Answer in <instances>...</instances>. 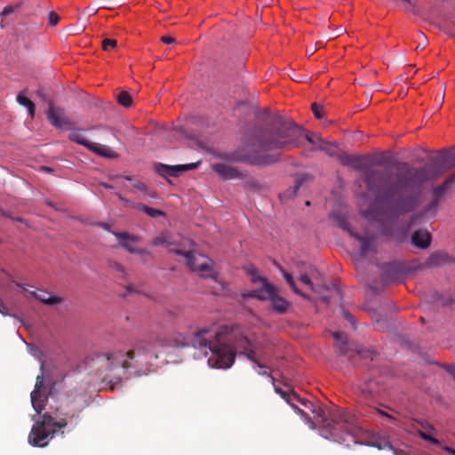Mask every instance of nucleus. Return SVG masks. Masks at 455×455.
<instances>
[{
    "instance_id": "obj_1",
    "label": "nucleus",
    "mask_w": 455,
    "mask_h": 455,
    "mask_svg": "<svg viewBox=\"0 0 455 455\" xmlns=\"http://www.w3.org/2000/svg\"><path fill=\"white\" fill-rule=\"evenodd\" d=\"M372 164L371 155H354L350 167L363 172L362 180L375 195L374 202L362 211L363 216L371 221H383L414 211L421 203L422 185L454 166L455 157L442 151L421 168L400 163L395 172L374 169Z\"/></svg>"
},
{
    "instance_id": "obj_2",
    "label": "nucleus",
    "mask_w": 455,
    "mask_h": 455,
    "mask_svg": "<svg viewBox=\"0 0 455 455\" xmlns=\"http://www.w3.org/2000/svg\"><path fill=\"white\" fill-rule=\"evenodd\" d=\"M303 130L292 121L276 117L265 127L257 128L245 142L234 151L229 159L250 165L264 166L275 163L278 155L271 150H285L297 147Z\"/></svg>"
},
{
    "instance_id": "obj_3",
    "label": "nucleus",
    "mask_w": 455,
    "mask_h": 455,
    "mask_svg": "<svg viewBox=\"0 0 455 455\" xmlns=\"http://www.w3.org/2000/svg\"><path fill=\"white\" fill-rule=\"evenodd\" d=\"M259 375L271 379L275 393L279 394L294 411L303 416H307L303 410L299 408L296 403H301L315 415V419L320 424L321 435L326 439L344 443L349 446L351 443H356V438L361 432L356 417L341 408H333L327 412L320 406L313 404L310 401L301 398L295 391H283L275 386V378L266 371H259ZM309 420V418L307 417Z\"/></svg>"
},
{
    "instance_id": "obj_4",
    "label": "nucleus",
    "mask_w": 455,
    "mask_h": 455,
    "mask_svg": "<svg viewBox=\"0 0 455 455\" xmlns=\"http://www.w3.org/2000/svg\"><path fill=\"white\" fill-rule=\"evenodd\" d=\"M221 340L219 333L210 328H202L190 336V346L203 350L204 356H208L210 367L217 369L230 368L235 362V354L226 347H220Z\"/></svg>"
},
{
    "instance_id": "obj_5",
    "label": "nucleus",
    "mask_w": 455,
    "mask_h": 455,
    "mask_svg": "<svg viewBox=\"0 0 455 455\" xmlns=\"http://www.w3.org/2000/svg\"><path fill=\"white\" fill-rule=\"evenodd\" d=\"M160 341H167L166 337L156 335L148 339L139 341L135 348L129 350L125 355L122 351L106 352L98 355V359L100 362H105L109 370L118 366L127 370L132 367L130 361L134 359L135 354L139 355L152 354L154 358L157 359L160 350L168 348L164 344L162 345Z\"/></svg>"
},
{
    "instance_id": "obj_6",
    "label": "nucleus",
    "mask_w": 455,
    "mask_h": 455,
    "mask_svg": "<svg viewBox=\"0 0 455 455\" xmlns=\"http://www.w3.org/2000/svg\"><path fill=\"white\" fill-rule=\"evenodd\" d=\"M68 426L67 418L56 420L49 412L42 415L41 419L36 420L28 435V443L35 447H45L48 445L57 432L64 434L62 429Z\"/></svg>"
},
{
    "instance_id": "obj_7",
    "label": "nucleus",
    "mask_w": 455,
    "mask_h": 455,
    "mask_svg": "<svg viewBox=\"0 0 455 455\" xmlns=\"http://www.w3.org/2000/svg\"><path fill=\"white\" fill-rule=\"evenodd\" d=\"M177 255L185 257L188 267L204 278L217 279L218 273L213 269V261L207 256L198 253L196 251H185L182 250H172Z\"/></svg>"
},
{
    "instance_id": "obj_8",
    "label": "nucleus",
    "mask_w": 455,
    "mask_h": 455,
    "mask_svg": "<svg viewBox=\"0 0 455 455\" xmlns=\"http://www.w3.org/2000/svg\"><path fill=\"white\" fill-rule=\"evenodd\" d=\"M228 341L229 343L221 342L220 347H228L235 355L237 353L239 355H244L251 362L255 363L260 369L267 368V366L258 359L254 345L246 336L243 334L235 335Z\"/></svg>"
},
{
    "instance_id": "obj_9",
    "label": "nucleus",
    "mask_w": 455,
    "mask_h": 455,
    "mask_svg": "<svg viewBox=\"0 0 455 455\" xmlns=\"http://www.w3.org/2000/svg\"><path fill=\"white\" fill-rule=\"evenodd\" d=\"M332 337L336 340V348L341 356H347L353 361L355 356L372 359L375 353L371 349L359 348L354 343L349 342L347 336L342 332H333Z\"/></svg>"
},
{
    "instance_id": "obj_10",
    "label": "nucleus",
    "mask_w": 455,
    "mask_h": 455,
    "mask_svg": "<svg viewBox=\"0 0 455 455\" xmlns=\"http://www.w3.org/2000/svg\"><path fill=\"white\" fill-rule=\"evenodd\" d=\"M341 228L347 230L352 237L360 243V255L366 258L370 253H375L377 251V239L374 235L371 234H358L351 230L347 224L343 222L340 224Z\"/></svg>"
},
{
    "instance_id": "obj_11",
    "label": "nucleus",
    "mask_w": 455,
    "mask_h": 455,
    "mask_svg": "<svg viewBox=\"0 0 455 455\" xmlns=\"http://www.w3.org/2000/svg\"><path fill=\"white\" fill-rule=\"evenodd\" d=\"M45 114L49 123L55 128L74 129V122L65 116L63 108H56L52 100L48 101Z\"/></svg>"
},
{
    "instance_id": "obj_12",
    "label": "nucleus",
    "mask_w": 455,
    "mask_h": 455,
    "mask_svg": "<svg viewBox=\"0 0 455 455\" xmlns=\"http://www.w3.org/2000/svg\"><path fill=\"white\" fill-rule=\"evenodd\" d=\"M118 240V246L122 249L127 251L130 253L134 254H148L150 255V252L146 249H138L133 246V243H136L140 241V237L135 235H132L128 232H111Z\"/></svg>"
},
{
    "instance_id": "obj_13",
    "label": "nucleus",
    "mask_w": 455,
    "mask_h": 455,
    "mask_svg": "<svg viewBox=\"0 0 455 455\" xmlns=\"http://www.w3.org/2000/svg\"><path fill=\"white\" fill-rule=\"evenodd\" d=\"M44 387V378L43 373L36 377V382L35 385V388L30 395L31 403L35 411L37 414H40L42 411L44 409L46 402L48 400L47 396L42 394L41 389Z\"/></svg>"
},
{
    "instance_id": "obj_14",
    "label": "nucleus",
    "mask_w": 455,
    "mask_h": 455,
    "mask_svg": "<svg viewBox=\"0 0 455 455\" xmlns=\"http://www.w3.org/2000/svg\"><path fill=\"white\" fill-rule=\"evenodd\" d=\"M262 282V286L259 289L253 290L250 291L247 294H244L243 297H251V298H256L259 300H270L275 292L276 291L277 288L267 281L265 278H259Z\"/></svg>"
},
{
    "instance_id": "obj_15",
    "label": "nucleus",
    "mask_w": 455,
    "mask_h": 455,
    "mask_svg": "<svg viewBox=\"0 0 455 455\" xmlns=\"http://www.w3.org/2000/svg\"><path fill=\"white\" fill-rule=\"evenodd\" d=\"M212 170L224 180H243L247 176V173L240 172L237 168L226 164H214Z\"/></svg>"
},
{
    "instance_id": "obj_16",
    "label": "nucleus",
    "mask_w": 455,
    "mask_h": 455,
    "mask_svg": "<svg viewBox=\"0 0 455 455\" xmlns=\"http://www.w3.org/2000/svg\"><path fill=\"white\" fill-rule=\"evenodd\" d=\"M197 166L198 163L179 165H167L159 164L156 166V170L162 176L177 177L181 172L194 170Z\"/></svg>"
},
{
    "instance_id": "obj_17",
    "label": "nucleus",
    "mask_w": 455,
    "mask_h": 455,
    "mask_svg": "<svg viewBox=\"0 0 455 455\" xmlns=\"http://www.w3.org/2000/svg\"><path fill=\"white\" fill-rule=\"evenodd\" d=\"M403 273L398 265L387 263L381 267V280L384 283H397L402 280Z\"/></svg>"
},
{
    "instance_id": "obj_18",
    "label": "nucleus",
    "mask_w": 455,
    "mask_h": 455,
    "mask_svg": "<svg viewBox=\"0 0 455 455\" xmlns=\"http://www.w3.org/2000/svg\"><path fill=\"white\" fill-rule=\"evenodd\" d=\"M167 341H160V343L167 346L168 348H185L190 346V336L178 332L170 337H166Z\"/></svg>"
},
{
    "instance_id": "obj_19",
    "label": "nucleus",
    "mask_w": 455,
    "mask_h": 455,
    "mask_svg": "<svg viewBox=\"0 0 455 455\" xmlns=\"http://www.w3.org/2000/svg\"><path fill=\"white\" fill-rule=\"evenodd\" d=\"M411 242L415 246L420 249H426L430 245L431 235L427 230H416L411 235Z\"/></svg>"
},
{
    "instance_id": "obj_20",
    "label": "nucleus",
    "mask_w": 455,
    "mask_h": 455,
    "mask_svg": "<svg viewBox=\"0 0 455 455\" xmlns=\"http://www.w3.org/2000/svg\"><path fill=\"white\" fill-rule=\"evenodd\" d=\"M453 257L445 251H436L432 253L427 259V264L429 267H440L445 264L452 263Z\"/></svg>"
},
{
    "instance_id": "obj_21",
    "label": "nucleus",
    "mask_w": 455,
    "mask_h": 455,
    "mask_svg": "<svg viewBox=\"0 0 455 455\" xmlns=\"http://www.w3.org/2000/svg\"><path fill=\"white\" fill-rule=\"evenodd\" d=\"M88 150L108 159H116L118 157V154L113 151L110 148L95 142H92V144L89 145Z\"/></svg>"
},
{
    "instance_id": "obj_22",
    "label": "nucleus",
    "mask_w": 455,
    "mask_h": 455,
    "mask_svg": "<svg viewBox=\"0 0 455 455\" xmlns=\"http://www.w3.org/2000/svg\"><path fill=\"white\" fill-rule=\"evenodd\" d=\"M30 294L35 299L41 301L42 303H44L45 305H50V306L60 304L63 300L61 297L55 296V295H51V296L47 297L46 295L48 294V292L45 291H30Z\"/></svg>"
},
{
    "instance_id": "obj_23",
    "label": "nucleus",
    "mask_w": 455,
    "mask_h": 455,
    "mask_svg": "<svg viewBox=\"0 0 455 455\" xmlns=\"http://www.w3.org/2000/svg\"><path fill=\"white\" fill-rule=\"evenodd\" d=\"M358 388L361 394L366 398L374 397L379 393V387L374 379L365 381L364 383L361 384Z\"/></svg>"
},
{
    "instance_id": "obj_24",
    "label": "nucleus",
    "mask_w": 455,
    "mask_h": 455,
    "mask_svg": "<svg viewBox=\"0 0 455 455\" xmlns=\"http://www.w3.org/2000/svg\"><path fill=\"white\" fill-rule=\"evenodd\" d=\"M270 301L273 310L279 314L286 313L290 307V303L284 298L279 296L278 289L275 292Z\"/></svg>"
},
{
    "instance_id": "obj_25",
    "label": "nucleus",
    "mask_w": 455,
    "mask_h": 455,
    "mask_svg": "<svg viewBox=\"0 0 455 455\" xmlns=\"http://www.w3.org/2000/svg\"><path fill=\"white\" fill-rule=\"evenodd\" d=\"M24 92L19 93L17 95V98H16V100L17 102L27 108H28V115L30 116L31 118H34L35 117V114H36V105L34 104V102L32 100H30L29 99H28L24 94H23Z\"/></svg>"
},
{
    "instance_id": "obj_26",
    "label": "nucleus",
    "mask_w": 455,
    "mask_h": 455,
    "mask_svg": "<svg viewBox=\"0 0 455 455\" xmlns=\"http://www.w3.org/2000/svg\"><path fill=\"white\" fill-rule=\"evenodd\" d=\"M83 130L77 129L74 130L69 135L68 139L78 145H82L89 149V145L92 144V141L86 140V138L82 134Z\"/></svg>"
},
{
    "instance_id": "obj_27",
    "label": "nucleus",
    "mask_w": 455,
    "mask_h": 455,
    "mask_svg": "<svg viewBox=\"0 0 455 455\" xmlns=\"http://www.w3.org/2000/svg\"><path fill=\"white\" fill-rule=\"evenodd\" d=\"M134 209L144 212L148 216L151 218H160L165 215L163 211L152 208L140 203L134 205Z\"/></svg>"
},
{
    "instance_id": "obj_28",
    "label": "nucleus",
    "mask_w": 455,
    "mask_h": 455,
    "mask_svg": "<svg viewBox=\"0 0 455 455\" xmlns=\"http://www.w3.org/2000/svg\"><path fill=\"white\" fill-rule=\"evenodd\" d=\"M283 278L285 279L286 283L289 284V286L291 288V290L298 295L307 298V296L296 286L295 282L293 280L292 275L283 270L281 267H278Z\"/></svg>"
},
{
    "instance_id": "obj_29",
    "label": "nucleus",
    "mask_w": 455,
    "mask_h": 455,
    "mask_svg": "<svg viewBox=\"0 0 455 455\" xmlns=\"http://www.w3.org/2000/svg\"><path fill=\"white\" fill-rule=\"evenodd\" d=\"M305 139L314 147L315 150H319L321 146L325 142L322 137L315 133L305 134Z\"/></svg>"
},
{
    "instance_id": "obj_30",
    "label": "nucleus",
    "mask_w": 455,
    "mask_h": 455,
    "mask_svg": "<svg viewBox=\"0 0 455 455\" xmlns=\"http://www.w3.org/2000/svg\"><path fill=\"white\" fill-rule=\"evenodd\" d=\"M319 150L326 153L330 156L335 157L336 155L339 153V148L336 144L325 140V142L321 146Z\"/></svg>"
},
{
    "instance_id": "obj_31",
    "label": "nucleus",
    "mask_w": 455,
    "mask_h": 455,
    "mask_svg": "<svg viewBox=\"0 0 455 455\" xmlns=\"http://www.w3.org/2000/svg\"><path fill=\"white\" fill-rule=\"evenodd\" d=\"M439 202L436 199H432L431 202L427 204V205L424 208L423 215L434 216L437 212Z\"/></svg>"
},
{
    "instance_id": "obj_32",
    "label": "nucleus",
    "mask_w": 455,
    "mask_h": 455,
    "mask_svg": "<svg viewBox=\"0 0 455 455\" xmlns=\"http://www.w3.org/2000/svg\"><path fill=\"white\" fill-rule=\"evenodd\" d=\"M354 155H349L346 152L339 150V153L336 155V158L339 161V163L344 166H351L352 159Z\"/></svg>"
},
{
    "instance_id": "obj_33",
    "label": "nucleus",
    "mask_w": 455,
    "mask_h": 455,
    "mask_svg": "<svg viewBox=\"0 0 455 455\" xmlns=\"http://www.w3.org/2000/svg\"><path fill=\"white\" fill-rule=\"evenodd\" d=\"M152 244L155 246L165 245L166 247L171 248L172 243L169 241L167 235L162 234L153 239ZM172 250L173 249H170L171 251H173Z\"/></svg>"
},
{
    "instance_id": "obj_34",
    "label": "nucleus",
    "mask_w": 455,
    "mask_h": 455,
    "mask_svg": "<svg viewBox=\"0 0 455 455\" xmlns=\"http://www.w3.org/2000/svg\"><path fill=\"white\" fill-rule=\"evenodd\" d=\"M118 103L125 108H129L132 104V97L127 92H121L117 97Z\"/></svg>"
},
{
    "instance_id": "obj_35",
    "label": "nucleus",
    "mask_w": 455,
    "mask_h": 455,
    "mask_svg": "<svg viewBox=\"0 0 455 455\" xmlns=\"http://www.w3.org/2000/svg\"><path fill=\"white\" fill-rule=\"evenodd\" d=\"M449 182L450 181L447 180L443 185L435 188L432 191V199H436V201L439 202L443 194L445 193Z\"/></svg>"
},
{
    "instance_id": "obj_36",
    "label": "nucleus",
    "mask_w": 455,
    "mask_h": 455,
    "mask_svg": "<svg viewBox=\"0 0 455 455\" xmlns=\"http://www.w3.org/2000/svg\"><path fill=\"white\" fill-rule=\"evenodd\" d=\"M132 191H133V192L141 191L144 193L145 196H152V197L155 196L153 194H150L148 191L146 185L140 180H136L133 182Z\"/></svg>"
},
{
    "instance_id": "obj_37",
    "label": "nucleus",
    "mask_w": 455,
    "mask_h": 455,
    "mask_svg": "<svg viewBox=\"0 0 455 455\" xmlns=\"http://www.w3.org/2000/svg\"><path fill=\"white\" fill-rule=\"evenodd\" d=\"M419 435L425 441H428L430 442L431 443L435 444V445H438L440 443L439 440L431 436L430 435H428L427 432L425 431H422V430H419Z\"/></svg>"
},
{
    "instance_id": "obj_38",
    "label": "nucleus",
    "mask_w": 455,
    "mask_h": 455,
    "mask_svg": "<svg viewBox=\"0 0 455 455\" xmlns=\"http://www.w3.org/2000/svg\"><path fill=\"white\" fill-rule=\"evenodd\" d=\"M311 108H312V111H313L314 116H315V118H317V119L323 118V106H320L317 103H313L312 106H311Z\"/></svg>"
},
{
    "instance_id": "obj_39",
    "label": "nucleus",
    "mask_w": 455,
    "mask_h": 455,
    "mask_svg": "<svg viewBox=\"0 0 455 455\" xmlns=\"http://www.w3.org/2000/svg\"><path fill=\"white\" fill-rule=\"evenodd\" d=\"M117 45V41L115 39L106 38L102 41V48L105 51H108L109 47L115 48Z\"/></svg>"
},
{
    "instance_id": "obj_40",
    "label": "nucleus",
    "mask_w": 455,
    "mask_h": 455,
    "mask_svg": "<svg viewBox=\"0 0 455 455\" xmlns=\"http://www.w3.org/2000/svg\"><path fill=\"white\" fill-rule=\"evenodd\" d=\"M299 280L307 284V286H309V288L312 290V291H315V285L314 283H312L310 277L308 276V275L307 273L305 274H301L300 276H299Z\"/></svg>"
},
{
    "instance_id": "obj_41",
    "label": "nucleus",
    "mask_w": 455,
    "mask_h": 455,
    "mask_svg": "<svg viewBox=\"0 0 455 455\" xmlns=\"http://www.w3.org/2000/svg\"><path fill=\"white\" fill-rule=\"evenodd\" d=\"M4 216L8 217L9 219H11L13 221H17V222L24 224L28 228H31V225L28 222V220L24 219V218L14 217V216H12V214H9V213H4Z\"/></svg>"
},
{
    "instance_id": "obj_42",
    "label": "nucleus",
    "mask_w": 455,
    "mask_h": 455,
    "mask_svg": "<svg viewBox=\"0 0 455 455\" xmlns=\"http://www.w3.org/2000/svg\"><path fill=\"white\" fill-rule=\"evenodd\" d=\"M60 20L59 15L55 12H51L48 15L49 26H56Z\"/></svg>"
},
{
    "instance_id": "obj_43",
    "label": "nucleus",
    "mask_w": 455,
    "mask_h": 455,
    "mask_svg": "<svg viewBox=\"0 0 455 455\" xmlns=\"http://www.w3.org/2000/svg\"><path fill=\"white\" fill-rule=\"evenodd\" d=\"M306 178L305 176H299L296 179V183H295V186L291 193V195H295L297 193V191L299 190V188L301 187V185L303 184V182L305 181Z\"/></svg>"
},
{
    "instance_id": "obj_44",
    "label": "nucleus",
    "mask_w": 455,
    "mask_h": 455,
    "mask_svg": "<svg viewBox=\"0 0 455 455\" xmlns=\"http://www.w3.org/2000/svg\"><path fill=\"white\" fill-rule=\"evenodd\" d=\"M116 196L124 203L125 206H130L134 208V205H136L138 203H133L130 201L129 199L125 198L124 196H122L120 193H116Z\"/></svg>"
},
{
    "instance_id": "obj_45",
    "label": "nucleus",
    "mask_w": 455,
    "mask_h": 455,
    "mask_svg": "<svg viewBox=\"0 0 455 455\" xmlns=\"http://www.w3.org/2000/svg\"><path fill=\"white\" fill-rule=\"evenodd\" d=\"M374 446L377 447L379 450L387 449V448L389 449V450H394L393 445L389 442H387V441L376 443L374 444Z\"/></svg>"
},
{
    "instance_id": "obj_46",
    "label": "nucleus",
    "mask_w": 455,
    "mask_h": 455,
    "mask_svg": "<svg viewBox=\"0 0 455 455\" xmlns=\"http://www.w3.org/2000/svg\"><path fill=\"white\" fill-rule=\"evenodd\" d=\"M342 315H343L344 318L347 321H348L353 327H355V319L354 315L347 310H343Z\"/></svg>"
},
{
    "instance_id": "obj_47",
    "label": "nucleus",
    "mask_w": 455,
    "mask_h": 455,
    "mask_svg": "<svg viewBox=\"0 0 455 455\" xmlns=\"http://www.w3.org/2000/svg\"><path fill=\"white\" fill-rule=\"evenodd\" d=\"M419 423L420 427L423 429H425L426 431H427V432L435 431L434 426L429 424L428 422H427V421H419Z\"/></svg>"
},
{
    "instance_id": "obj_48",
    "label": "nucleus",
    "mask_w": 455,
    "mask_h": 455,
    "mask_svg": "<svg viewBox=\"0 0 455 455\" xmlns=\"http://www.w3.org/2000/svg\"><path fill=\"white\" fill-rule=\"evenodd\" d=\"M112 267H113V268H114L115 270H116L117 272H119V273L123 274L124 275H126V273H125V269H124V266H123V265H121L120 263H118V262H114V263L112 264Z\"/></svg>"
},
{
    "instance_id": "obj_49",
    "label": "nucleus",
    "mask_w": 455,
    "mask_h": 455,
    "mask_svg": "<svg viewBox=\"0 0 455 455\" xmlns=\"http://www.w3.org/2000/svg\"><path fill=\"white\" fill-rule=\"evenodd\" d=\"M13 12H14V7L8 5V6L4 7V10L2 11L1 16H3V17L8 16L11 13H12Z\"/></svg>"
},
{
    "instance_id": "obj_50",
    "label": "nucleus",
    "mask_w": 455,
    "mask_h": 455,
    "mask_svg": "<svg viewBox=\"0 0 455 455\" xmlns=\"http://www.w3.org/2000/svg\"><path fill=\"white\" fill-rule=\"evenodd\" d=\"M447 372H449L453 379L455 380V365L454 364H447L444 366Z\"/></svg>"
},
{
    "instance_id": "obj_51",
    "label": "nucleus",
    "mask_w": 455,
    "mask_h": 455,
    "mask_svg": "<svg viewBox=\"0 0 455 455\" xmlns=\"http://www.w3.org/2000/svg\"><path fill=\"white\" fill-rule=\"evenodd\" d=\"M126 293L124 296H126L127 294L136 293L138 292V290L133 284H128L125 286Z\"/></svg>"
},
{
    "instance_id": "obj_52",
    "label": "nucleus",
    "mask_w": 455,
    "mask_h": 455,
    "mask_svg": "<svg viewBox=\"0 0 455 455\" xmlns=\"http://www.w3.org/2000/svg\"><path fill=\"white\" fill-rule=\"evenodd\" d=\"M161 41L164 44H173L175 42V38L170 36H164L161 37Z\"/></svg>"
},
{
    "instance_id": "obj_53",
    "label": "nucleus",
    "mask_w": 455,
    "mask_h": 455,
    "mask_svg": "<svg viewBox=\"0 0 455 455\" xmlns=\"http://www.w3.org/2000/svg\"><path fill=\"white\" fill-rule=\"evenodd\" d=\"M0 313L3 315H10L9 314V309L8 307L3 304V303H0Z\"/></svg>"
},
{
    "instance_id": "obj_54",
    "label": "nucleus",
    "mask_w": 455,
    "mask_h": 455,
    "mask_svg": "<svg viewBox=\"0 0 455 455\" xmlns=\"http://www.w3.org/2000/svg\"><path fill=\"white\" fill-rule=\"evenodd\" d=\"M36 93H37V95H38V96H39L43 100H44V101H46V100H47V95L44 93V92L43 91V89H41V88H40V89H38V90L36 91Z\"/></svg>"
},
{
    "instance_id": "obj_55",
    "label": "nucleus",
    "mask_w": 455,
    "mask_h": 455,
    "mask_svg": "<svg viewBox=\"0 0 455 455\" xmlns=\"http://www.w3.org/2000/svg\"><path fill=\"white\" fill-rule=\"evenodd\" d=\"M393 451V453L395 455H407V452L405 451H403V450H397V449H395L394 450H391Z\"/></svg>"
},
{
    "instance_id": "obj_56",
    "label": "nucleus",
    "mask_w": 455,
    "mask_h": 455,
    "mask_svg": "<svg viewBox=\"0 0 455 455\" xmlns=\"http://www.w3.org/2000/svg\"><path fill=\"white\" fill-rule=\"evenodd\" d=\"M99 227H100L101 228L107 230V231H110L109 229V227L107 223H103V222H100L98 224Z\"/></svg>"
},
{
    "instance_id": "obj_57",
    "label": "nucleus",
    "mask_w": 455,
    "mask_h": 455,
    "mask_svg": "<svg viewBox=\"0 0 455 455\" xmlns=\"http://www.w3.org/2000/svg\"><path fill=\"white\" fill-rule=\"evenodd\" d=\"M78 418H79V416L76 415V414H72V415L69 416L70 420L71 421H73V420L75 421V425L77 424Z\"/></svg>"
},
{
    "instance_id": "obj_58",
    "label": "nucleus",
    "mask_w": 455,
    "mask_h": 455,
    "mask_svg": "<svg viewBox=\"0 0 455 455\" xmlns=\"http://www.w3.org/2000/svg\"><path fill=\"white\" fill-rule=\"evenodd\" d=\"M120 381H121V379H120V378H118V379H116V381H115V382L111 380V381H110V383H111V389H115V388H116V387L117 386V384H118Z\"/></svg>"
},
{
    "instance_id": "obj_59",
    "label": "nucleus",
    "mask_w": 455,
    "mask_h": 455,
    "mask_svg": "<svg viewBox=\"0 0 455 455\" xmlns=\"http://www.w3.org/2000/svg\"><path fill=\"white\" fill-rule=\"evenodd\" d=\"M443 450L446 451L447 452L452 454V455H455V450L452 449V448H450V447L446 446V447L443 448Z\"/></svg>"
},
{
    "instance_id": "obj_60",
    "label": "nucleus",
    "mask_w": 455,
    "mask_h": 455,
    "mask_svg": "<svg viewBox=\"0 0 455 455\" xmlns=\"http://www.w3.org/2000/svg\"><path fill=\"white\" fill-rule=\"evenodd\" d=\"M41 169L44 172H52V169L51 167H48V166H43Z\"/></svg>"
},
{
    "instance_id": "obj_61",
    "label": "nucleus",
    "mask_w": 455,
    "mask_h": 455,
    "mask_svg": "<svg viewBox=\"0 0 455 455\" xmlns=\"http://www.w3.org/2000/svg\"><path fill=\"white\" fill-rule=\"evenodd\" d=\"M378 411H379V413H380V414H382V415H384V416L387 417L388 419H393V417H392L391 415H389V414H387V413L384 412V411H381V410H379Z\"/></svg>"
},
{
    "instance_id": "obj_62",
    "label": "nucleus",
    "mask_w": 455,
    "mask_h": 455,
    "mask_svg": "<svg viewBox=\"0 0 455 455\" xmlns=\"http://www.w3.org/2000/svg\"><path fill=\"white\" fill-rule=\"evenodd\" d=\"M16 284H17V286L22 288L23 290H26L24 284L20 283H16Z\"/></svg>"
},
{
    "instance_id": "obj_63",
    "label": "nucleus",
    "mask_w": 455,
    "mask_h": 455,
    "mask_svg": "<svg viewBox=\"0 0 455 455\" xmlns=\"http://www.w3.org/2000/svg\"><path fill=\"white\" fill-rule=\"evenodd\" d=\"M103 186L106 188H108V189H111L113 187L111 185H108V184H103Z\"/></svg>"
},
{
    "instance_id": "obj_64",
    "label": "nucleus",
    "mask_w": 455,
    "mask_h": 455,
    "mask_svg": "<svg viewBox=\"0 0 455 455\" xmlns=\"http://www.w3.org/2000/svg\"><path fill=\"white\" fill-rule=\"evenodd\" d=\"M87 12H88L89 14H91V13H95V12H94L92 9H89V8H88Z\"/></svg>"
}]
</instances>
